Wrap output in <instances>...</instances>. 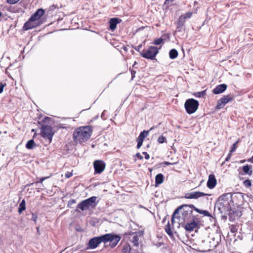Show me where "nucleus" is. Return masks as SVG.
<instances>
[{"label": "nucleus", "mask_w": 253, "mask_h": 253, "mask_svg": "<svg viewBox=\"0 0 253 253\" xmlns=\"http://www.w3.org/2000/svg\"><path fill=\"white\" fill-rule=\"evenodd\" d=\"M163 42V39L162 38L156 39H155L154 42L153 43L155 45H159L161 44Z\"/></svg>", "instance_id": "nucleus-31"}, {"label": "nucleus", "mask_w": 253, "mask_h": 253, "mask_svg": "<svg viewBox=\"0 0 253 253\" xmlns=\"http://www.w3.org/2000/svg\"><path fill=\"white\" fill-rule=\"evenodd\" d=\"M159 49L157 47L151 46L148 48L142 50L140 54L143 58L154 60L155 59L156 56L159 52Z\"/></svg>", "instance_id": "nucleus-6"}, {"label": "nucleus", "mask_w": 253, "mask_h": 253, "mask_svg": "<svg viewBox=\"0 0 253 253\" xmlns=\"http://www.w3.org/2000/svg\"><path fill=\"white\" fill-rule=\"evenodd\" d=\"M20 0H7V2L10 4H15L18 2Z\"/></svg>", "instance_id": "nucleus-38"}, {"label": "nucleus", "mask_w": 253, "mask_h": 253, "mask_svg": "<svg viewBox=\"0 0 253 253\" xmlns=\"http://www.w3.org/2000/svg\"><path fill=\"white\" fill-rule=\"evenodd\" d=\"M76 203V200L75 199H72L69 202V204L72 205Z\"/></svg>", "instance_id": "nucleus-48"}, {"label": "nucleus", "mask_w": 253, "mask_h": 253, "mask_svg": "<svg viewBox=\"0 0 253 253\" xmlns=\"http://www.w3.org/2000/svg\"><path fill=\"white\" fill-rule=\"evenodd\" d=\"M190 205H182L176 209L171 218L172 223H173L175 218H178L179 221L181 223L191 221V220H193L194 216L192 214V209L193 208H191Z\"/></svg>", "instance_id": "nucleus-2"}, {"label": "nucleus", "mask_w": 253, "mask_h": 253, "mask_svg": "<svg viewBox=\"0 0 253 253\" xmlns=\"http://www.w3.org/2000/svg\"><path fill=\"white\" fill-rule=\"evenodd\" d=\"M251 161L253 163V156H252V157L251 159Z\"/></svg>", "instance_id": "nucleus-52"}, {"label": "nucleus", "mask_w": 253, "mask_h": 253, "mask_svg": "<svg viewBox=\"0 0 253 253\" xmlns=\"http://www.w3.org/2000/svg\"><path fill=\"white\" fill-rule=\"evenodd\" d=\"M178 56V52L175 49H171L169 52V58L171 59L176 58Z\"/></svg>", "instance_id": "nucleus-24"}, {"label": "nucleus", "mask_w": 253, "mask_h": 253, "mask_svg": "<svg viewBox=\"0 0 253 253\" xmlns=\"http://www.w3.org/2000/svg\"><path fill=\"white\" fill-rule=\"evenodd\" d=\"M37 24L34 20H31V18L24 24L23 29L24 30L27 31L35 28Z\"/></svg>", "instance_id": "nucleus-13"}, {"label": "nucleus", "mask_w": 253, "mask_h": 253, "mask_svg": "<svg viewBox=\"0 0 253 253\" xmlns=\"http://www.w3.org/2000/svg\"><path fill=\"white\" fill-rule=\"evenodd\" d=\"M72 175H73L72 172L68 171L65 174V177L66 178H69V177H71L72 176Z\"/></svg>", "instance_id": "nucleus-40"}, {"label": "nucleus", "mask_w": 253, "mask_h": 253, "mask_svg": "<svg viewBox=\"0 0 253 253\" xmlns=\"http://www.w3.org/2000/svg\"><path fill=\"white\" fill-rule=\"evenodd\" d=\"M244 183V185L246 187H250L251 185H252V183L251 182V181L249 179H247L246 180H245L243 182Z\"/></svg>", "instance_id": "nucleus-35"}, {"label": "nucleus", "mask_w": 253, "mask_h": 253, "mask_svg": "<svg viewBox=\"0 0 253 253\" xmlns=\"http://www.w3.org/2000/svg\"><path fill=\"white\" fill-rule=\"evenodd\" d=\"M251 166H249L247 165L242 167V170L245 174L251 175L253 173V171L251 169Z\"/></svg>", "instance_id": "nucleus-22"}, {"label": "nucleus", "mask_w": 253, "mask_h": 253, "mask_svg": "<svg viewBox=\"0 0 253 253\" xmlns=\"http://www.w3.org/2000/svg\"><path fill=\"white\" fill-rule=\"evenodd\" d=\"M142 47V44H140L136 47H134V49L137 51L140 52V50Z\"/></svg>", "instance_id": "nucleus-42"}, {"label": "nucleus", "mask_w": 253, "mask_h": 253, "mask_svg": "<svg viewBox=\"0 0 253 253\" xmlns=\"http://www.w3.org/2000/svg\"><path fill=\"white\" fill-rule=\"evenodd\" d=\"M131 247L129 244H125L122 248V253H130Z\"/></svg>", "instance_id": "nucleus-23"}, {"label": "nucleus", "mask_w": 253, "mask_h": 253, "mask_svg": "<svg viewBox=\"0 0 253 253\" xmlns=\"http://www.w3.org/2000/svg\"><path fill=\"white\" fill-rule=\"evenodd\" d=\"M143 154L145 155V158L146 160H148L150 158L149 155L146 152H143Z\"/></svg>", "instance_id": "nucleus-43"}, {"label": "nucleus", "mask_w": 253, "mask_h": 253, "mask_svg": "<svg viewBox=\"0 0 253 253\" xmlns=\"http://www.w3.org/2000/svg\"><path fill=\"white\" fill-rule=\"evenodd\" d=\"M48 177H43L40 178L39 181L37 182L42 183L45 179H47Z\"/></svg>", "instance_id": "nucleus-44"}, {"label": "nucleus", "mask_w": 253, "mask_h": 253, "mask_svg": "<svg viewBox=\"0 0 253 253\" xmlns=\"http://www.w3.org/2000/svg\"><path fill=\"white\" fill-rule=\"evenodd\" d=\"M216 179L213 174H210L207 182V187L210 189H213L216 185Z\"/></svg>", "instance_id": "nucleus-14"}, {"label": "nucleus", "mask_w": 253, "mask_h": 253, "mask_svg": "<svg viewBox=\"0 0 253 253\" xmlns=\"http://www.w3.org/2000/svg\"><path fill=\"white\" fill-rule=\"evenodd\" d=\"M164 181V176L162 173L158 174L155 177V186H158Z\"/></svg>", "instance_id": "nucleus-20"}, {"label": "nucleus", "mask_w": 253, "mask_h": 253, "mask_svg": "<svg viewBox=\"0 0 253 253\" xmlns=\"http://www.w3.org/2000/svg\"><path fill=\"white\" fill-rule=\"evenodd\" d=\"M121 21V20L117 18H111L109 21L110 29L112 31H114L116 29L117 24L119 23Z\"/></svg>", "instance_id": "nucleus-19"}, {"label": "nucleus", "mask_w": 253, "mask_h": 253, "mask_svg": "<svg viewBox=\"0 0 253 253\" xmlns=\"http://www.w3.org/2000/svg\"><path fill=\"white\" fill-rule=\"evenodd\" d=\"M121 238L119 235L113 234H106L100 236L91 238L88 243L87 249H94L98 247L101 243H106L110 242V246L112 248H114L120 241Z\"/></svg>", "instance_id": "nucleus-1"}, {"label": "nucleus", "mask_w": 253, "mask_h": 253, "mask_svg": "<svg viewBox=\"0 0 253 253\" xmlns=\"http://www.w3.org/2000/svg\"><path fill=\"white\" fill-rule=\"evenodd\" d=\"M190 206L191 207V208H194V209L198 213L202 214L204 215V216H207L209 217L211 216L210 213L209 212V211H208L199 210V209L196 208V207H195L193 205H190Z\"/></svg>", "instance_id": "nucleus-21"}, {"label": "nucleus", "mask_w": 253, "mask_h": 253, "mask_svg": "<svg viewBox=\"0 0 253 253\" xmlns=\"http://www.w3.org/2000/svg\"><path fill=\"white\" fill-rule=\"evenodd\" d=\"M35 145V143L34 140L31 139L27 142L26 147L28 149H32L34 148Z\"/></svg>", "instance_id": "nucleus-26"}, {"label": "nucleus", "mask_w": 253, "mask_h": 253, "mask_svg": "<svg viewBox=\"0 0 253 253\" xmlns=\"http://www.w3.org/2000/svg\"><path fill=\"white\" fill-rule=\"evenodd\" d=\"M232 153H231V152H229V153L228 154L227 156L226 157V158L225 159V162H227L230 159L231 157L232 156Z\"/></svg>", "instance_id": "nucleus-41"}, {"label": "nucleus", "mask_w": 253, "mask_h": 253, "mask_svg": "<svg viewBox=\"0 0 253 253\" xmlns=\"http://www.w3.org/2000/svg\"><path fill=\"white\" fill-rule=\"evenodd\" d=\"M233 99V97L231 96L230 95L224 96L218 101L216 108L218 109L222 108L226 103Z\"/></svg>", "instance_id": "nucleus-11"}, {"label": "nucleus", "mask_w": 253, "mask_h": 253, "mask_svg": "<svg viewBox=\"0 0 253 253\" xmlns=\"http://www.w3.org/2000/svg\"><path fill=\"white\" fill-rule=\"evenodd\" d=\"M49 118H48V117H45V118H44V120H45V121H46V120H49Z\"/></svg>", "instance_id": "nucleus-51"}, {"label": "nucleus", "mask_w": 253, "mask_h": 253, "mask_svg": "<svg viewBox=\"0 0 253 253\" xmlns=\"http://www.w3.org/2000/svg\"><path fill=\"white\" fill-rule=\"evenodd\" d=\"M136 74V72L133 70L131 71V80H133V79L135 77V75Z\"/></svg>", "instance_id": "nucleus-45"}, {"label": "nucleus", "mask_w": 253, "mask_h": 253, "mask_svg": "<svg viewBox=\"0 0 253 253\" xmlns=\"http://www.w3.org/2000/svg\"><path fill=\"white\" fill-rule=\"evenodd\" d=\"M97 197L95 196L91 197L81 202L77 205V208L80 209L82 211L89 210L90 208H93L96 207Z\"/></svg>", "instance_id": "nucleus-5"}, {"label": "nucleus", "mask_w": 253, "mask_h": 253, "mask_svg": "<svg viewBox=\"0 0 253 253\" xmlns=\"http://www.w3.org/2000/svg\"><path fill=\"white\" fill-rule=\"evenodd\" d=\"M208 194L201 192L194 191L191 193H187L185 194L184 198L186 199H198V198L205 196Z\"/></svg>", "instance_id": "nucleus-12"}, {"label": "nucleus", "mask_w": 253, "mask_h": 253, "mask_svg": "<svg viewBox=\"0 0 253 253\" xmlns=\"http://www.w3.org/2000/svg\"><path fill=\"white\" fill-rule=\"evenodd\" d=\"M230 230L231 232L233 233H235L237 232L238 229L236 225H231L230 227Z\"/></svg>", "instance_id": "nucleus-32"}, {"label": "nucleus", "mask_w": 253, "mask_h": 253, "mask_svg": "<svg viewBox=\"0 0 253 253\" xmlns=\"http://www.w3.org/2000/svg\"><path fill=\"white\" fill-rule=\"evenodd\" d=\"M104 115H105V111H104L103 112V113H102L101 114V117L102 118V119H103V120H105V118H104Z\"/></svg>", "instance_id": "nucleus-49"}, {"label": "nucleus", "mask_w": 253, "mask_h": 253, "mask_svg": "<svg viewBox=\"0 0 253 253\" xmlns=\"http://www.w3.org/2000/svg\"><path fill=\"white\" fill-rule=\"evenodd\" d=\"M227 88L225 84H221L217 85L212 90L213 93L218 94L223 92Z\"/></svg>", "instance_id": "nucleus-18"}, {"label": "nucleus", "mask_w": 253, "mask_h": 253, "mask_svg": "<svg viewBox=\"0 0 253 253\" xmlns=\"http://www.w3.org/2000/svg\"><path fill=\"white\" fill-rule=\"evenodd\" d=\"M158 142L159 143H163L164 142L167 143V139L165 137H164L163 136L161 135L159 137L158 139Z\"/></svg>", "instance_id": "nucleus-30"}, {"label": "nucleus", "mask_w": 253, "mask_h": 253, "mask_svg": "<svg viewBox=\"0 0 253 253\" xmlns=\"http://www.w3.org/2000/svg\"><path fill=\"white\" fill-rule=\"evenodd\" d=\"M199 105V102L193 98L186 100L184 104L185 110L189 114L195 113L198 109Z\"/></svg>", "instance_id": "nucleus-7"}, {"label": "nucleus", "mask_w": 253, "mask_h": 253, "mask_svg": "<svg viewBox=\"0 0 253 253\" xmlns=\"http://www.w3.org/2000/svg\"><path fill=\"white\" fill-rule=\"evenodd\" d=\"M42 136L48 140V143H50L52 139V137L54 134L52 127L51 126L42 125L41 127Z\"/></svg>", "instance_id": "nucleus-8"}, {"label": "nucleus", "mask_w": 253, "mask_h": 253, "mask_svg": "<svg viewBox=\"0 0 253 253\" xmlns=\"http://www.w3.org/2000/svg\"><path fill=\"white\" fill-rule=\"evenodd\" d=\"M174 0H165L164 4L168 5V6H170Z\"/></svg>", "instance_id": "nucleus-36"}, {"label": "nucleus", "mask_w": 253, "mask_h": 253, "mask_svg": "<svg viewBox=\"0 0 253 253\" xmlns=\"http://www.w3.org/2000/svg\"><path fill=\"white\" fill-rule=\"evenodd\" d=\"M206 90H205L202 91L196 92L194 94V95L196 97H202L206 95Z\"/></svg>", "instance_id": "nucleus-28"}, {"label": "nucleus", "mask_w": 253, "mask_h": 253, "mask_svg": "<svg viewBox=\"0 0 253 253\" xmlns=\"http://www.w3.org/2000/svg\"><path fill=\"white\" fill-rule=\"evenodd\" d=\"M186 224L185 225V229L188 231H192L197 227L198 223L193 218L191 221L186 222Z\"/></svg>", "instance_id": "nucleus-15"}, {"label": "nucleus", "mask_w": 253, "mask_h": 253, "mask_svg": "<svg viewBox=\"0 0 253 253\" xmlns=\"http://www.w3.org/2000/svg\"><path fill=\"white\" fill-rule=\"evenodd\" d=\"M238 141H237L235 143H234L232 146V147L231 148V150L230 151V152H231V153H233L235 150L236 149H237V143H238Z\"/></svg>", "instance_id": "nucleus-34"}, {"label": "nucleus", "mask_w": 253, "mask_h": 253, "mask_svg": "<svg viewBox=\"0 0 253 253\" xmlns=\"http://www.w3.org/2000/svg\"><path fill=\"white\" fill-rule=\"evenodd\" d=\"M143 142V139H142L141 138H139L138 137L137 138V148L138 149L140 148V147L142 146Z\"/></svg>", "instance_id": "nucleus-33"}, {"label": "nucleus", "mask_w": 253, "mask_h": 253, "mask_svg": "<svg viewBox=\"0 0 253 253\" xmlns=\"http://www.w3.org/2000/svg\"><path fill=\"white\" fill-rule=\"evenodd\" d=\"M176 164V163H169V162H165L164 163V164L166 166H169V165H174Z\"/></svg>", "instance_id": "nucleus-47"}, {"label": "nucleus", "mask_w": 253, "mask_h": 253, "mask_svg": "<svg viewBox=\"0 0 253 253\" xmlns=\"http://www.w3.org/2000/svg\"><path fill=\"white\" fill-rule=\"evenodd\" d=\"M6 84L5 83L3 84L2 83H0V94L3 92V88L5 86Z\"/></svg>", "instance_id": "nucleus-37"}, {"label": "nucleus", "mask_w": 253, "mask_h": 253, "mask_svg": "<svg viewBox=\"0 0 253 253\" xmlns=\"http://www.w3.org/2000/svg\"><path fill=\"white\" fill-rule=\"evenodd\" d=\"M37 218H38V217H37V215H36L34 213H32L31 219L32 220H33L34 221L36 222L37 219Z\"/></svg>", "instance_id": "nucleus-39"}, {"label": "nucleus", "mask_w": 253, "mask_h": 253, "mask_svg": "<svg viewBox=\"0 0 253 253\" xmlns=\"http://www.w3.org/2000/svg\"><path fill=\"white\" fill-rule=\"evenodd\" d=\"M149 132L150 130H143L140 133L138 137L144 140V138L149 135Z\"/></svg>", "instance_id": "nucleus-27"}, {"label": "nucleus", "mask_w": 253, "mask_h": 253, "mask_svg": "<svg viewBox=\"0 0 253 253\" xmlns=\"http://www.w3.org/2000/svg\"><path fill=\"white\" fill-rule=\"evenodd\" d=\"M143 232L142 231L136 232L129 234V240L131 243L133 244L134 246L138 247L139 246L138 240L139 237L143 236Z\"/></svg>", "instance_id": "nucleus-10"}, {"label": "nucleus", "mask_w": 253, "mask_h": 253, "mask_svg": "<svg viewBox=\"0 0 253 253\" xmlns=\"http://www.w3.org/2000/svg\"><path fill=\"white\" fill-rule=\"evenodd\" d=\"M155 127H156V126H152L151 127L150 129L149 130L151 131L152 130H153L154 128H155Z\"/></svg>", "instance_id": "nucleus-50"}, {"label": "nucleus", "mask_w": 253, "mask_h": 253, "mask_svg": "<svg viewBox=\"0 0 253 253\" xmlns=\"http://www.w3.org/2000/svg\"><path fill=\"white\" fill-rule=\"evenodd\" d=\"M44 14V10L42 8L38 9L34 14L31 16V20H34L35 21L40 19L41 17Z\"/></svg>", "instance_id": "nucleus-17"}, {"label": "nucleus", "mask_w": 253, "mask_h": 253, "mask_svg": "<svg viewBox=\"0 0 253 253\" xmlns=\"http://www.w3.org/2000/svg\"><path fill=\"white\" fill-rule=\"evenodd\" d=\"M165 230H166V233L169 235V236H172V231L171 230L169 222H168L167 225L166 226Z\"/></svg>", "instance_id": "nucleus-29"}, {"label": "nucleus", "mask_w": 253, "mask_h": 253, "mask_svg": "<svg viewBox=\"0 0 253 253\" xmlns=\"http://www.w3.org/2000/svg\"><path fill=\"white\" fill-rule=\"evenodd\" d=\"M229 195V194L227 193L220 196L215 204V209H217L221 214H229V202L225 200L226 196Z\"/></svg>", "instance_id": "nucleus-4"}, {"label": "nucleus", "mask_w": 253, "mask_h": 253, "mask_svg": "<svg viewBox=\"0 0 253 253\" xmlns=\"http://www.w3.org/2000/svg\"><path fill=\"white\" fill-rule=\"evenodd\" d=\"M26 209V202L25 200H23L19 205L18 208V212L21 214L23 211Z\"/></svg>", "instance_id": "nucleus-25"}, {"label": "nucleus", "mask_w": 253, "mask_h": 253, "mask_svg": "<svg viewBox=\"0 0 253 253\" xmlns=\"http://www.w3.org/2000/svg\"><path fill=\"white\" fill-rule=\"evenodd\" d=\"M92 130L90 126H80L75 129L73 140L76 143L81 144L86 141L90 137Z\"/></svg>", "instance_id": "nucleus-3"}, {"label": "nucleus", "mask_w": 253, "mask_h": 253, "mask_svg": "<svg viewBox=\"0 0 253 253\" xmlns=\"http://www.w3.org/2000/svg\"><path fill=\"white\" fill-rule=\"evenodd\" d=\"M94 174H100L105 169V163L101 160H96L93 163Z\"/></svg>", "instance_id": "nucleus-9"}, {"label": "nucleus", "mask_w": 253, "mask_h": 253, "mask_svg": "<svg viewBox=\"0 0 253 253\" xmlns=\"http://www.w3.org/2000/svg\"><path fill=\"white\" fill-rule=\"evenodd\" d=\"M136 157H137L139 159H140V160H142V159H143V157H142V156H141V155H140V153H137L136 154Z\"/></svg>", "instance_id": "nucleus-46"}, {"label": "nucleus", "mask_w": 253, "mask_h": 253, "mask_svg": "<svg viewBox=\"0 0 253 253\" xmlns=\"http://www.w3.org/2000/svg\"><path fill=\"white\" fill-rule=\"evenodd\" d=\"M192 15V12H186L183 15H181L179 18V21L177 25V28H179L181 25H183L185 22V20L186 19H189L191 17Z\"/></svg>", "instance_id": "nucleus-16"}]
</instances>
